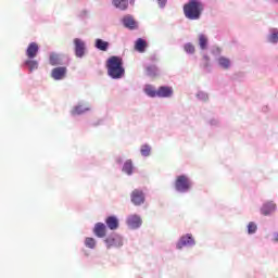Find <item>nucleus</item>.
<instances>
[{
  "mask_svg": "<svg viewBox=\"0 0 278 278\" xmlns=\"http://www.w3.org/2000/svg\"><path fill=\"white\" fill-rule=\"evenodd\" d=\"M106 71L111 79H123L125 77V67L123 58L113 55L106 60Z\"/></svg>",
  "mask_w": 278,
  "mask_h": 278,
  "instance_id": "nucleus-1",
  "label": "nucleus"
},
{
  "mask_svg": "<svg viewBox=\"0 0 278 278\" xmlns=\"http://www.w3.org/2000/svg\"><path fill=\"white\" fill-rule=\"evenodd\" d=\"M185 16L190 21H198L201 18V13L203 12V3L199 0H191L184 7Z\"/></svg>",
  "mask_w": 278,
  "mask_h": 278,
  "instance_id": "nucleus-2",
  "label": "nucleus"
},
{
  "mask_svg": "<svg viewBox=\"0 0 278 278\" xmlns=\"http://www.w3.org/2000/svg\"><path fill=\"white\" fill-rule=\"evenodd\" d=\"M190 186V179H188L187 176L181 175L176 178L175 188L178 192H188Z\"/></svg>",
  "mask_w": 278,
  "mask_h": 278,
  "instance_id": "nucleus-3",
  "label": "nucleus"
},
{
  "mask_svg": "<svg viewBox=\"0 0 278 278\" xmlns=\"http://www.w3.org/2000/svg\"><path fill=\"white\" fill-rule=\"evenodd\" d=\"M104 242L106 244V249L123 247V238L116 233L109 236Z\"/></svg>",
  "mask_w": 278,
  "mask_h": 278,
  "instance_id": "nucleus-4",
  "label": "nucleus"
},
{
  "mask_svg": "<svg viewBox=\"0 0 278 278\" xmlns=\"http://www.w3.org/2000/svg\"><path fill=\"white\" fill-rule=\"evenodd\" d=\"M130 201L135 205H142L144 203V191L135 189L130 193Z\"/></svg>",
  "mask_w": 278,
  "mask_h": 278,
  "instance_id": "nucleus-5",
  "label": "nucleus"
},
{
  "mask_svg": "<svg viewBox=\"0 0 278 278\" xmlns=\"http://www.w3.org/2000/svg\"><path fill=\"white\" fill-rule=\"evenodd\" d=\"M75 55L76 58H84L86 53V42L79 38L74 39Z\"/></svg>",
  "mask_w": 278,
  "mask_h": 278,
  "instance_id": "nucleus-6",
  "label": "nucleus"
},
{
  "mask_svg": "<svg viewBox=\"0 0 278 278\" xmlns=\"http://www.w3.org/2000/svg\"><path fill=\"white\" fill-rule=\"evenodd\" d=\"M38 51H40V47H38V43L30 42L26 49V55L28 60H34V58L38 55Z\"/></svg>",
  "mask_w": 278,
  "mask_h": 278,
  "instance_id": "nucleus-7",
  "label": "nucleus"
},
{
  "mask_svg": "<svg viewBox=\"0 0 278 278\" xmlns=\"http://www.w3.org/2000/svg\"><path fill=\"white\" fill-rule=\"evenodd\" d=\"M194 244V238L192 235L188 233L180 238L179 242L177 243V249H184V247H192Z\"/></svg>",
  "mask_w": 278,
  "mask_h": 278,
  "instance_id": "nucleus-8",
  "label": "nucleus"
},
{
  "mask_svg": "<svg viewBox=\"0 0 278 278\" xmlns=\"http://www.w3.org/2000/svg\"><path fill=\"white\" fill-rule=\"evenodd\" d=\"M173 87L162 86L157 89V96L160 99H168L173 97Z\"/></svg>",
  "mask_w": 278,
  "mask_h": 278,
  "instance_id": "nucleus-9",
  "label": "nucleus"
},
{
  "mask_svg": "<svg viewBox=\"0 0 278 278\" xmlns=\"http://www.w3.org/2000/svg\"><path fill=\"white\" fill-rule=\"evenodd\" d=\"M93 233L94 236H97V238H105L108 233V228L105 227V224L97 223L93 228Z\"/></svg>",
  "mask_w": 278,
  "mask_h": 278,
  "instance_id": "nucleus-10",
  "label": "nucleus"
},
{
  "mask_svg": "<svg viewBox=\"0 0 278 278\" xmlns=\"http://www.w3.org/2000/svg\"><path fill=\"white\" fill-rule=\"evenodd\" d=\"M127 225L130 229H138L142 225V219L138 215H129L127 218Z\"/></svg>",
  "mask_w": 278,
  "mask_h": 278,
  "instance_id": "nucleus-11",
  "label": "nucleus"
},
{
  "mask_svg": "<svg viewBox=\"0 0 278 278\" xmlns=\"http://www.w3.org/2000/svg\"><path fill=\"white\" fill-rule=\"evenodd\" d=\"M51 77L55 80L64 79L66 77V67H55L52 70Z\"/></svg>",
  "mask_w": 278,
  "mask_h": 278,
  "instance_id": "nucleus-12",
  "label": "nucleus"
},
{
  "mask_svg": "<svg viewBox=\"0 0 278 278\" xmlns=\"http://www.w3.org/2000/svg\"><path fill=\"white\" fill-rule=\"evenodd\" d=\"M275 210H277V205L273 202H268L263 205V207L261 208V213L263 214V216H268L269 214H273Z\"/></svg>",
  "mask_w": 278,
  "mask_h": 278,
  "instance_id": "nucleus-13",
  "label": "nucleus"
},
{
  "mask_svg": "<svg viewBox=\"0 0 278 278\" xmlns=\"http://www.w3.org/2000/svg\"><path fill=\"white\" fill-rule=\"evenodd\" d=\"M123 23H124V27H127V29H136V27H138L136 20H134V17L129 15L123 18Z\"/></svg>",
  "mask_w": 278,
  "mask_h": 278,
  "instance_id": "nucleus-14",
  "label": "nucleus"
},
{
  "mask_svg": "<svg viewBox=\"0 0 278 278\" xmlns=\"http://www.w3.org/2000/svg\"><path fill=\"white\" fill-rule=\"evenodd\" d=\"M105 224L112 231L118 229V218L116 216H110L105 219Z\"/></svg>",
  "mask_w": 278,
  "mask_h": 278,
  "instance_id": "nucleus-15",
  "label": "nucleus"
},
{
  "mask_svg": "<svg viewBox=\"0 0 278 278\" xmlns=\"http://www.w3.org/2000/svg\"><path fill=\"white\" fill-rule=\"evenodd\" d=\"M112 3L117 10H127L129 8V0H112Z\"/></svg>",
  "mask_w": 278,
  "mask_h": 278,
  "instance_id": "nucleus-16",
  "label": "nucleus"
},
{
  "mask_svg": "<svg viewBox=\"0 0 278 278\" xmlns=\"http://www.w3.org/2000/svg\"><path fill=\"white\" fill-rule=\"evenodd\" d=\"M147 49V41L142 38L137 39L135 42V51H138L139 53H144V50Z\"/></svg>",
  "mask_w": 278,
  "mask_h": 278,
  "instance_id": "nucleus-17",
  "label": "nucleus"
},
{
  "mask_svg": "<svg viewBox=\"0 0 278 278\" xmlns=\"http://www.w3.org/2000/svg\"><path fill=\"white\" fill-rule=\"evenodd\" d=\"M94 47L99 49V51H108L110 48V42L104 41L103 39H97Z\"/></svg>",
  "mask_w": 278,
  "mask_h": 278,
  "instance_id": "nucleus-18",
  "label": "nucleus"
},
{
  "mask_svg": "<svg viewBox=\"0 0 278 278\" xmlns=\"http://www.w3.org/2000/svg\"><path fill=\"white\" fill-rule=\"evenodd\" d=\"M123 172L126 173V175H131L134 173V162H131V160H127L124 163Z\"/></svg>",
  "mask_w": 278,
  "mask_h": 278,
  "instance_id": "nucleus-19",
  "label": "nucleus"
},
{
  "mask_svg": "<svg viewBox=\"0 0 278 278\" xmlns=\"http://www.w3.org/2000/svg\"><path fill=\"white\" fill-rule=\"evenodd\" d=\"M25 66H28L30 73L34 71H38V61L34 59H28L25 61Z\"/></svg>",
  "mask_w": 278,
  "mask_h": 278,
  "instance_id": "nucleus-20",
  "label": "nucleus"
},
{
  "mask_svg": "<svg viewBox=\"0 0 278 278\" xmlns=\"http://www.w3.org/2000/svg\"><path fill=\"white\" fill-rule=\"evenodd\" d=\"M144 92L148 97H151L152 99L157 97V90H155V88L151 85H146Z\"/></svg>",
  "mask_w": 278,
  "mask_h": 278,
  "instance_id": "nucleus-21",
  "label": "nucleus"
},
{
  "mask_svg": "<svg viewBox=\"0 0 278 278\" xmlns=\"http://www.w3.org/2000/svg\"><path fill=\"white\" fill-rule=\"evenodd\" d=\"M218 64L222 68H229L231 66V61L228 59V58H225V56H220L218 59Z\"/></svg>",
  "mask_w": 278,
  "mask_h": 278,
  "instance_id": "nucleus-22",
  "label": "nucleus"
},
{
  "mask_svg": "<svg viewBox=\"0 0 278 278\" xmlns=\"http://www.w3.org/2000/svg\"><path fill=\"white\" fill-rule=\"evenodd\" d=\"M268 41L273 45H277L278 42V29L274 28L271 29V34L268 36Z\"/></svg>",
  "mask_w": 278,
  "mask_h": 278,
  "instance_id": "nucleus-23",
  "label": "nucleus"
},
{
  "mask_svg": "<svg viewBox=\"0 0 278 278\" xmlns=\"http://www.w3.org/2000/svg\"><path fill=\"white\" fill-rule=\"evenodd\" d=\"M85 247H87V249H96L97 240L94 238L87 237L85 239Z\"/></svg>",
  "mask_w": 278,
  "mask_h": 278,
  "instance_id": "nucleus-24",
  "label": "nucleus"
},
{
  "mask_svg": "<svg viewBox=\"0 0 278 278\" xmlns=\"http://www.w3.org/2000/svg\"><path fill=\"white\" fill-rule=\"evenodd\" d=\"M147 75H149V77H157V67L155 65L148 66Z\"/></svg>",
  "mask_w": 278,
  "mask_h": 278,
  "instance_id": "nucleus-25",
  "label": "nucleus"
},
{
  "mask_svg": "<svg viewBox=\"0 0 278 278\" xmlns=\"http://www.w3.org/2000/svg\"><path fill=\"white\" fill-rule=\"evenodd\" d=\"M140 153L143 157H149L151 155V147L149 144L141 146Z\"/></svg>",
  "mask_w": 278,
  "mask_h": 278,
  "instance_id": "nucleus-26",
  "label": "nucleus"
},
{
  "mask_svg": "<svg viewBox=\"0 0 278 278\" xmlns=\"http://www.w3.org/2000/svg\"><path fill=\"white\" fill-rule=\"evenodd\" d=\"M50 64L51 66H58V64H61L60 55L55 53L50 54Z\"/></svg>",
  "mask_w": 278,
  "mask_h": 278,
  "instance_id": "nucleus-27",
  "label": "nucleus"
},
{
  "mask_svg": "<svg viewBox=\"0 0 278 278\" xmlns=\"http://www.w3.org/2000/svg\"><path fill=\"white\" fill-rule=\"evenodd\" d=\"M199 45L201 49H207V37L205 35L199 36Z\"/></svg>",
  "mask_w": 278,
  "mask_h": 278,
  "instance_id": "nucleus-28",
  "label": "nucleus"
},
{
  "mask_svg": "<svg viewBox=\"0 0 278 278\" xmlns=\"http://www.w3.org/2000/svg\"><path fill=\"white\" fill-rule=\"evenodd\" d=\"M84 112H86V109H84L81 105H78L73 109L72 114L73 116H77L79 114H84Z\"/></svg>",
  "mask_w": 278,
  "mask_h": 278,
  "instance_id": "nucleus-29",
  "label": "nucleus"
},
{
  "mask_svg": "<svg viewBox=\"0 0 278 278\" xmlns=\"http://www.w3.org/2000/svg\"><path fill=\"white\" fill-rule=\"evenodd\" d=\"M257 231V225L253 222H250L248 225V232L255 233Z\"/></svg>",
  "mask_w": 278,
  "mask_h": 278,
  "instance_id": "nucleus-30",
  "label": "nucleus"
},
{
  "mask_svg": "<svg viewBox=\"0 0 278 278\" xmlns=\"http://www.w3.org/2000/svg\"><path fill=\"white\" fill-rule=\"evenodd\" d=\"M186 53H194L195 49H194V45L192 43H186L184 47Z\"/></svg>",
  "mask_w": 278,
  "mask_h": 278,
  "instance_id": "nucleus-31",
  "label": "nucleus"
},
{
  "mask_svg": "<svg viewBox=\"0 0 278 278\" xmlns=\"http://www.w3.org/2000/svg\"><path fill=\"white\" fill-rule=\"evenodd\" d=\"M159 3L161 7H164V5H166V0H159Z\"/></svg>",
  "mask_w": 278,
  "mask_h": 278,
  "instance_id": "nucleus-32",
  "label": "nucleus"
},
{
  "mask_svg": "<svg viewBox=\"0 0 278 278\" xmlns=\"http://www.w3.org/2000/svg\"><path fill=\"white\" fill-rule=\"evenodd\" d=\"M204 99H207V96L204 94Z\"/></svg>",
  "mask_w": 278,
  "mask_h": 278,
  "instance_id": "nucleus-33",
  "label": "nucleus"
},
{
  "mask_svg": "<svg viewBox=\"0 0 278 278\" xmlns=\"http://www.w3.org/2000/svg\"><path fill=\"white\" fill-rule=\"evenodd\" d=\"M130 3H134V0H130Z\"/></svg>",
  "mask_w": 278,
  "mask_h": 278,
  "instance_id": "nucleus-34",
  "label": "nucleus"
},
{
  "mask_svg": "<svg viewBox=\"0 0 278 278\" xmlns=\"http://www.w3.org/2000/svg\"><path fill=\"white\" fill-rule=\"evenodd\" d=\"M275 1H278V0H275Z\"/></svg>",
  "mask_w": 278,
  "mask_h": 278,
  "instance_id": "nucleus-35",
  "label": "nucleus"
}]
</instances>
